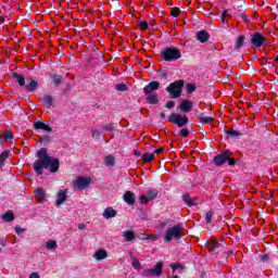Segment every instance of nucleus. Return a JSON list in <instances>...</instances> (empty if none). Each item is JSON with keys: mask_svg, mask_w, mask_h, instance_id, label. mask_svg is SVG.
<instances>
[{"mask_svg": "<svg viewBox=\"0 0 278 278\" xmlns=\"http://www.w3.org/2000/svg\"><path fill=\"white\" fill-rule=\"evenodd\" d=\"M36 157L38 160L33 164L36 175H43L45 168H49L50 173H58L60 170V159L51 157L47 148L38 150Z\"/></svg>", "mask_w": 278, "mask_h": 278, "instance_id": "1", "label": "nucleus"}, {"mask_svg": "<svg viewBox=\"0 0 278 278\" xmlns=\"http://www.w3.org/2000/svg\"><path fill=\"white\" fill-rule=\"evenodd\" d=\"M180 58L181 51L176 47H166L161 51L162 62H177Z\"/></svg>", "mask_w": 278, "mask_h": 278, "instance_id": "2", "label": "nucleus"}, {"mask_svg": "<svg viewBox=\"0 0 278 278\" xmlns=\"http://www.w3.org/2000/svg\"><path fill=\"white\" fill-rule=\"evenodd\" d=\"M184 229V224H177L174 227H170L166 230L165 236L163 238V242H173V240H181L184 238V233L181 230Z\"/></svg>", "mask_w": 278, "mask_h": 278, "instance_id": "3", "label": "nucleus"}, {"mask_svg": "<svg viewBox=\"0 0 278 278\" xmlns=\"http://www.w3.org/2000/svg\"><path fill=\"white\" fill-rule=\"evenodd\" d=\"M186 81L184 79L176 80L168 85L165 89L169 94V99H179L181 97V92H184V85Z\"/></svg>", "mask_w": 278, "mask_h": 278, "instance_id": "4", "label": "nucleus"}, {"mask_svg": "<svg viewBox=\"0 0 278 278\" xmlns=\"http://www.w3.org/2000/svg\"><path fill=\"white\" fill-rule=\"evenodd\" d=\"M167 118L169 123L177 125V127H186L189 123L188 115L181 116L178 113H172Z\"/></svg>", "mask_w": 278, "mask_h": 278, "instance_id": "5", "label": "nucleus"}, {"mask_svg": "<svg viewBox=\"0 0 278 278\" xmlns=\"http://www.w3.org/2000/svg\"><path fill=\"white\" fill-rule=\"evenodd\" d=\"M233 155L231 150H225L223 153L217 154L213 157V164L215 166H223V164H227V160Z\"/></svg>", "mask_w": 278, "mask_h": 278, "instance_id": "6", "label": "nucleus"}, {"mask_svg": "<svg viewBox=\"0 0 278 278\" xmlns=\"http://www.w3.org/2000/svg\"><path fill=\"white\" fill-rule=\"evenodd\" d=\"M250 42L253 45V47H256V49H261L262 45L266 42V37H263L261 33H254Z\"/></svg>", "mask_w": 278, "mask_h": 278, "instance_id": "7", "label": "nucleus"}, {"mask_svg": "<svg viewBox=\"0 0 278 278\" xmlns=\"http://www.w3.org/2000/svg\"><path fill=\"white\" fill-rule=\"evenodd\" d=\"M155 90H160V81H157V80H153V81L149 83L148 85H146L143 88V94H146V96L153 94V92H155Z\"/></svg>", "mask_w": 278, "mask_h": 278, "instance_id": "8", "label": "nucleus"}, {"mask_svg": "<svg viewBox=\"0 0 278 278\" xmlns=\"http://www.w3.org/2000/svg\"><path fill=\"white\" fill-rule=\"evenodd\" d=\"M91 182H92V178L78 177L76 179L75 184H76V188H78V190H86V188H88Z\"/></svg>", "mask_w": 278, "mask_h": 278, "instance_id": "9", "label": "nucleus"}, {"mask_svg": "<svg viewBox=\"0 0 278 278\" xmlns=\"http://www.w3.org/2000/svg\"><path fill=\"white\" fill-rule=\"evenodd\" d=\"M192 108H194V104L191 100H182L180 105L178 106V110H180V112H184L185 114H188V112H192Z\"/></svg>", "mask_w": 278, "mask_h": 278, "instance_id": "10", "label": "nucleus"}, {"mask_svg": "<svg viewBox=\"0 0 278 278\" xmlns=\"http://www.w3.org/2000/svg\"><path fill=\"white\" fill-rule=\"evenodd\" d=\"M123 201H125L127 205H136V193L131 191H125L123 194Z\"/></svg>", "mask_w": 278, "mask_h": 278, "instance_id": "11", "label": "nucleus"}, {"mask_svg": "<svg viewBox=\"0 0 278 278\" xmlns=\"http://www.w3.org/2000/svg\"><path fill=\"white\" fill-rule=\"evenodd\" d=\"M150 270L152 273V277H162L164 274V263L157 262L154 265V268H150Z\"/></svg>", "mask_w": 278, "mask_h": 278, "instance_id": "12", "label": "nucleus"}, {"mask_svg": "<svg viewBox=\"0 0 278 278\" xmlns=\"http://www.w3.org/2000/svg\"><path fill=\"white\" fill-rule=\"evenodd\" d=\"M34 129H42V131H53V128H51V126L40 121L34 123Z\"/></svg>", "mask_w": 278, "mask_h": 278, "instance_id": "13", "label": "nucleus"}, {"mask_svg": "<svg viewBox=\"0 0 278 278\" xmlns=\"http://www.w3.org/2000/svg\"><path fill=\"white\" fill-rule=\"evenodd\" d=\"M197 40H199V42H206L210 40V33H207V30H199L197 33Z\"/></svg>", "mask_w": 278, "mask_h": 278, "instance_id": "14", "label": "nucleus"}, {"mask_svg": "<svg viewBox=\"0 0 278 278\" xmlns=\"http://www.w3.org/2000/svg\"><path fill=\"white\" fill-rule=\"evenodd\" d=\"M66 190H60L58 192V198H56V206L60 207V205H64V201H66Z\"/></svg>", "mask_w": 278, "mask_h": 278, "instance_id": "15", "label": "nucleus"}, {"mask_svg": "<svg viewBox=\"0 0 278 278\" xmlns=\"http://www.w3.org/2000/svg\"><path fill=\"white\" fill-rule=\"evenodd\" d=\"M147 97V102L150 105H157V103H160V98L157 97V93H150Z\"/></svg>", "mask_w": 278, "mask_h": 278, "instance_id": "16", "label": "nucleus"}, {"mask_svg": "<svg viewBox=\"0 0 278 278\" xmlns=\"http://www.w3.org/2000/svg\"><path fill=\"white\" fill-rule=\"evenodd\" d=\"M35 197H36V199L40 202V203H42V201L46 199V197H47V192H45V189H42V188H37L36 190H35Z\"/></svg>", "mask_w": 278, "mask_h": 278, "instance_id": "17", "label": "nucleus"}, {"mask_svg": "<svg viewBox=\"0 0 278 278\" xmlns=\"http://www.w3.org/2000/svg\"><path fill=\"white\" fill-rule=\"evenodd\" d=\"M116 214H118L116 210L108 207L104 210L102 216H104V218H116Z\"/></svg>", "mask_w": 278, "mask_h": 278, "instance_id": "18", "label": "nucleus"}, {"mask_svg": "<svg viewBox=\"0 0 278 278\" xmlns=\"http://www.w3.org/2000/svg\"><path fill=\"white\" fill-rule=\"evenodd\" d=\"M124 238L125 242H132V240H136V232L134 230H125Z\"/></svg>", "mask_w": 278, "mask_h": 278, "instance_id": "19", "label": "nucleus"}, {"mask_svg": "<svg viewBox=\"0 0 278 278\" xmlns=\"http://www.w3.org/2000/svg\"><path fill=\"white\" fill-rule=\"evenodd\" d=\"M25 89L28 90V92H34L35 90H38V81L30 79L29 84L25 86Z\"/></svg>", "mask_w": 278, "mask_h": 278, "instance_id": "20", "label": "nucleus"}, {"mask_svg": "<svg viewBox=\"0 0 278 278\" xmlns=\"http://www.w3.org/2000/svg\"><path fill=\"white\" fill-rule=\"evenodd\" d=\"M50 77H51L54 86H60V84H62V81H64V77L59 74H52V75H50Z\"/></svg>", "mask_w": 278, "mask_h": 278, "instance_id": "21", "label": "nucleus"}, {"mask_svg": "<svg viewBox=\"0 0 278 278\" xmlns=\"http://www.w3.org/2000/svg\"><path fill=\"white\" fill-rule=\"evenodd\" d=\"M244 40H245L244 35H240V36L237 38V41H236V43H235V49H236V51H239V49H242V47H244Z\"/></svg>", "mask_w": 278, "mask_h": 278, "instance_id": "22", "label": "nucleus"}, {"mask_svg": "<svg viewBox=\"0 0 278 278\" xmlns=\"http://www.w3.org/2000/svg\"><path fill=\"white\" fill-rule=\"evenodd\" d=\"M13 79H16L18 86L23 87L25 86V77L18 73L12 74Z\"/></svg>", "mask_w": 278, "mask_h": 278, "instance_id": "23", "label": "nucleus"}, {"mask_svg": "<svg viewBox=\"0 0 278 278\" xmlns=\"http://www.w3.org/2000/svg\"><path fill=\"white\" fill-rule=\"evenodd\" d=\"M105 166H116V159L113 155H106L104 157Z\"/></svg>", "mask_w": 278, "mask_h": 278, "instance_id": "24", "label": "nucleus"}, {"mask_svg": "<svg viewBox=\"0 0 278 278\" xmlns=\"http://www.w3.org/2000/svg\"><path fill=\"white\" fill-rule=\"evenodd\" d=\"M93 257H96V260H99V261L105 260V257H108V251H105V250H98L94 253Z\"/></svg>", "mask_w": 278, "mask_h": 278, "instance_id": "25", "label": "nucleus"}, {"mask_svg": "<svg viewBox=\"0 0 278 278\" xmlns=\"http://www.w3.org/2000/svg\"><path fill=\"white\" fill-rule=\"evenodd\" d=\"M198 118H199L201 125H207V124H210V123H212L214 121L213 117L204 116L203 114H200L198 116Z\"/></svg>", "mask_w": 278, "mask_h": 278, "instance_id": "26", "label": "nucleus"}, {"mask_svg": "<svg viewBox=\"0 0 278 278\" xmlns=\"http://www.w3.org/2000/svg\"><path fill=\"white\" fill-rule=\"evenodd\" d=\"M147 194L148 199L150 201H153V199H157L160 191L157 189H149Z\"/></svg>", "mask_w": 278, "mask_h": 278, "instance_id": "27", "label": "nucleus"}, {"mask_svg": "<svg viewBox=\"0 0 278 278\" xmlns=\"http://www.w3.org/2000/svg\"><path fill=\"white\" fill-rule=\"evenodd\" d=\"M207 248L210 251H216V249H220V242H218L216 240H211L207 243Z\"/></svg>", "mask_w": 278, "mask_h": 278, "instance_id": "28", "label": "nucleus"}, {"mask_svg": "<svg viewBox=\"0 0 278 278\" xmlns=\"http://www.w3.org/2000/svg\"><path fill=\"white\" fill-rule=\"evenodd\" d=\"M182 201H185L186 205H188V207H192L193 205H197L194 203V201H192V199L190 198V194L185 193L182 194Z\"/></svg>", "mask_w": 278, "mask_h": 278, "instance_id": "29", "label": "nucleus"}, {"mask_svg": "<svg viewBox=\"0 0 278 278\" xmlns=\"http://www.w3.org/2000/svg\"><path fill=\"white\" fill-rule=\"evenodd\" d=\"M3 222L4 223H12L14 220V213L12 211H8L3 216Z\"/></svg>", "mask_w": 278, "mask_h": 278, "instance_id": "30", "label": "nucleus"}, {"mask_svg": "<svg viewBox=\"0 0 278 278\" xmlns=\"http://www.w3.org/2000/svg\"><path fill=\"white\" fill-rule=\"evenodd\" d=\"M46 249H48V251H53L58 249V241L49 240L48 242H46Z\"/></svg>", "mask_w": 278, "mask_h": 278, "instance_id": "31", "label": "nucleus"}, {"mask_svg": "<svg viewBox=\"0 0 278 278\" xmlns=\"http://www.w3.org/2000/svg\"><path fill=\"white\" fill-rule=\"evenodd\" d=\"M227 137L228 138H240V136H242V134H240V131L235 130V129H230L228 131H226Z\"/></svg>", "mask_w": 278, "mask_h": 278, "instance_id": "32", "label": "nucleus"}, {"mask_svg": "<svg viewBox=\"0 0 278 278\" xmlns=\"http://www.w3.org/2000/svg\"><path fill=\"white\" fill-rule=\"evenodd\" d=\"M142 160L143 162H153V160H155V154L146 152L142 155Z\"/></svg>", "mask_w": 278, "mask_h": 278, "instance_id": "33", "label": "nucleus"}, {"mask_svg": "<svg viewBox=\"0 0 278 278\" xmlns=\"http://www.w3.org/2000/svg\"><path fill=\"white\" fill-rule=\"evenodd\" d=\"M115 90H116L117 92H127L128 87H127V85L121 83V84H116V85H115Z\"/></svg>", "mask_w": 278, "mask_h": 278, "instance_id": "34", "label": "nucleus"}, {"mask_svg": "<svg viewBox=\"0 0 278 278\" xmlns=\"http://www.w3.org/2000/svg\"><path fill=\"white\" fill-rule=\"evenodd\" d=\"M180 14H181V10H179V8L174 7L170 9V16H173L174 18H179Z\"/></svg>", "mask_w": 278, "mask_h": 278, "instance_id": "35", "label": "nucleus"}, {"mask_svg": "<svg viewBox=\"0 0 278 278\" xmlns=\"http://www.w3.org/2000/svg\"><path fill=\"white\" fill-rule=\"evenodd\" d=\"M42 102L45 103V105H47V108H51V105H53V97L51 96H46L42 99Z\"/></svg>", "mask_w": 278, "mask_h": 278, "instance_id": "36", "label": "nucleus"}, {"mask_svg": "<svg viewBox=\"0 0 278 278\" xmlns=\"http://www.w3.org/2000/svg\"><path fill=\"white\" fill-rule=\"evenodd\" d=\"M2 138L5 141L12 140V138H14V134L12 132V130H5L2 135Z\"/></svg>", "mask_w": 278, "mask_h": 278, "instance_id": "37", "label": "nucleus"}, {"mask_svg": "<svg viewBox=\"0 0 278 278\" xmlns=\"http://www.w3.org/2000/svg\"><path fill=\"white\" fill-rule=\"evenodd\" d=\"M139 201H140L141 205H147V203H149V201H151V200H149V195L141 194V195H139Z\"/></svg>", "mask_w": 278, "mask_h": 278, "instance_id": "38", "label": "nucleus"}, {"mask_svg": "<svg viewBox=\"0 0 278 278\" xmlns=\"http://www.w3.org/2000/svg\"><path fill=\"white\" fill-rule=\"evenodd\" d=\"M214 216V211H208L206 213V216H205V223H207V225H210L212 223V218Z\"/></svg>", "mask_w": 278, "mask_h": 278, "instance_id": "39", "label": "nucleus"}, {"mask_svg": "<svg viewBox=\"0 0 278 278\" xmlns=\"http://www.w3.org/2000/svg\"><path fill=\"white\" fill-rule=\"evenodd\" d=\"M179 134L182 138H188V136H190V130L188 128H181Z\"/></svg>", "mask_w": 278, "mask_h": 278, "instance_id": "40", "label": "nucleus"}, {"mask_svg": "<svg viewBox=\"0 0 278 278\" xmlns=\"http://www.w3.org/2000/svg\"><path fill=\"white\" fill-rule=\"evenodd\" d=\"M186 90H187V92L192 93V92H194V90H197V85L187 84Z\"/></svg>", "mask_w": 278, "mask_h": 278, "instance_id": "41", "label": "nucleus"}, {"mask_svg": "<svg viewBox=\"0 0 278 278\" xmlns=\"http://www.w3.org/2000/svg\"><path fill=\"white\" fill-rule=\"evenodd\" d=\"M141 31H147L149 29V23L147 21H141L139 23Z\"/></svg>", "mask_w": 278, "mask_h": 278, "instance_id": "42", "label": "nucleus"}, {"mask_svg": "<svg viewBox=\"0 0 278 278\" xmlns=\"http://www.w3.org/2000/svg\"><path fill=\"white\" fill-rule=\"evenodd\" d=\"M10 157V151H3L0 154V160H2L3 162H5V160H8Z\"/></svg>", "mask_w": 278, "mask_h": 278, "instance_id": "43", "label": "nucleus"}, {"mask_svg": "<svg viewBox=\"0 0 278 278\" xmlns=\"http://www.w3.org/2000/svg\"><path fill=\"white\" fill-rule=\"evenodd\" d=\"M142 277H144V278H151V277H153V274H152L151 269H144V270L142 271Z\"/></svg>", "mask_w": 278, "mask_h": 278, "instance_id": "44", "label": "nucleus"}, {"mask_svg": "<svg viewBox=\"0 0 278 278\" xmlns=\"http://www.w3.org/2000/svg\"><path fill=\"white\" fill-rule=\"evenodd\" d=\"M53 140V138L49 135H46L41 138V142H45L46 144H49V142H51Z\"/></svg>", "mask_w": 278, "mask_h": 278, "instance_id": "45", "label": "nucleus"}, {"mask_svg": "<svg viewBox=\"0 0 278 278\" xmlns=\"http://www.w3.org/2000/svg\"><path fill=\"white\" fill-rule=\"evenodd\" d=\"M237 16H241L242 21H244V23H249V18H247V14L244 12H237L236 13Z\"/></svg>", "mask_w": 278, "mask_h": 278, "instance_id": "46", "label": "nucleus"}, {"mask_svg": "<svg viewBox=\"0 0 278 278\" xmlns=\"http://www.w3.org/2000/svg\"><path fill=\"white\" fill-rule=\"evenodd\" d=\"M228 166H236V164H238V162L236 161V159L228 156Z\"/></svg>", "mask_w": 278, "mask_h": 278, "instance_id": "47", "label": "nucleus"}, {"mask_svg": "<svg viewBox=\"0 0 278 278\" xmlns=\"http://www.w3.org/2000/svg\"><path fill=\"white\" fill-rule=\"evenodd\" d=\"M165 108L167 110H173V108H175V101H173V100L167 101L166 104H165Z\"/></svg>", "mask_w": 278, "mask_h": 278, "instance_id": "48", "label": "nucleus"}, {"mask_svg": "<svg viewBox=\"0 0 278 278\" xmlns=\"http://www.w3.org/2000/svg\"><path fill=\"white\" fill-rule=\"evenodd\" d=\"M91 136L92 138H101V130H92Z\"/></svg>", "mask_w": 278, "mask_h": 278, "instance_id": "49", "label": "nucleus"}, {"mask_svg": "<svg viewBox=\"0 0 278 278\" xmlns=\"http://www.w3.org/2000/svg\"><path fill=\"white\" fill-rule=\"evenodd\" d=\"M131 266L132 268H140V261L138 260L132 261Z\"/></svg>", "mask_w": 278, "mask_h": 278, "instance_id": "50", "label": "nucleus"}, {"mask_svg": "<svg viewBox=\"0 0 278 278\" xmlns=\"http://www.w3.org/2000/svg\"><path fill=\"white\" fill-rule=\"evenodd\" d=\"M105 131H113L114 130V125L113 124H109L104 127Z\"/></svg>", "mask_w": 278, "mask_h": 278, "instance_id": "51", "label": "nucleus"}, {"mask_svg": "<svg viewBox=\"0 0 278 278\" xmlns=\"http://www.w3.org/2000/svg\"><path fill=\"white\" fill-rule=\"evenodd\" d=\"M268 258H269L268 254H262L261 255L262 262H268Z\"/></svg>", "mask_w": 278, "mask_h": 278, "instance_id": "52", "label": "nucleus"}, {"mask_svg": "<svg viewBox=\"0 0 278 278\" xmlns=\"http://www.w3.org/2000/svg\"><path fill=\"white\" fill-rule=\"evenodd\" d=\"M29 278H40V275H38V273L34 271L30 274Z\"/></svg>", "mask_w": 278, "mask_h": 278, "instance_id": "53", "label": "nucleus"}, {"mask_svg": "<svg viewBox=\"0 0 278 278\" xmlns=\"http://www.w3.org/2000/svg\"><path fill=\"white\" fill-rule=\"evenodd\" d=\"M164 152V148H159L156 150H154V153H156L157 155H160V153Z\"/></svg>", "mask_w": 278, "mask_h": 278, "instance_id": "54", "label": "nucleus"}, {"mask_svg": "<svg viewBox=\"0 0 278 278\" xmlns=\"http://www.w3.org/2000/svg\"><path fill=\"white\" fill-rule=\"evenodd\" d=\"M177 268H181V264H176L172 266V270L175 273Z\"/></svg>", "mask_w": 278, "mask_h": 278, "instance_id": "55", "label": "nucleus"}, {"mask_svg": "<svg viewBox=\"0 0 278 278\" xmlns=\"http://www.w3.org/2000/svg\"><path fill=\"white\" fill-rule=\"evenodd\" d=\"M140 240H149V235L141 233Z\"/></svg>", "mask_w": 278, "mask_h": 278, "instance_id": "56", "label": "nucleus"}, {"mask_svg": "<svg viewBox=\"0 0 278 278\" xmlns=\"http://www.w3.org/2000/svg\"><path fill=\"white\" fill-rule=\"evenodd\" d=\"M15 231H16V233H23V231H25V229H23L21 227H15Z\"/></svg>", "mask_w": 278, "mask_h": 278, "instance_id": "57", "label": "nucleus"}, {"mask_svg": "<svg viewBox=\"0 0 278 278\" xmlns=\"http://www.w3.org/2000/svg\"><path fill=\"white\" fill-rule=\"evenodd\" d=\"M0 244H1V247L3 248V247H5V244H7V242H5V239H0Z\"/></svg>", "mask_w": 278, "mask_h": 278, "instance_id": "58", "label": "nucleus"}, {"mask_svg": "<svg viewBox=\"0 0 278 278\" xmlns=\"http://www.w3.org/2000/svg\"><path fill=\"white\" fill-rule=\"evenodd\" d=\"M148 240H155V235H148Z\"/></svg>", "mask_w": 278, "mask_h": 278, "instance_id": "59", "label": "nucleus"}, {"mask_svg": "<svg viewBox=\"0 0 278 278\" xmlns=\"http://www.w3.org/2000/svg\"><path fill=\"white\" fill-rule=\"evenodd\" d=\"M160 77H162L163 79H166V78L168 77V75H167L166 73H162V74L160 75Z\"/></svg>", "mask_w": 278, "mask_h": 278, "instance_id": "60", "label": "nucleus"}, {"mask_svg": "<svg viewBox=\"0 0 278 278\" xmlns=\"http://www.w3.org/2000/svg\"><path fill=\"white\" fill-rule=\"evenodd\" d=\"M227 10H224L223 13H222V18H225V16H227Z\"/></svg>", "mask_w": 278, "mask_h": 278, "instance_id": "61", "label": "nucleus"}, {"mask_svg": "<svg viewBox=\"0 0 278 278\" xmlns=\"http://www.w3.org/2000/svg\"><path fill=\"white\" fill-rule=\"evenodd\" d=\"M166 225H167V224H166V223H164V222H163V223H161V224H160L161 229H164V227H166Z\"/></svg>", "mask_w": 278, "mask_h": 278, "instance_id": "62", "label": "nucleus"}, {"mask_svg": "<svg viewBox=\"0 0 278 278\" xmlns=\"http://www.w3.org/2000/svg\"><path fill=\"white\" fill-rule=\"evenodd\" d=\"M160 116H161V118H166V113L161 112V113H160Z\"/></svg>", "mask_w": 278, "mask_h": 278, "instance_id": "63", "label": "nucleus"}, {"mask_svg": "<svg viewBox=\"0 0 278 278\" xmlns=\"http://www.w3.org/2000/svg\"><path fill=\"white\" fill-rule=\"evenodd\" d=\"M0 23H1V24L5 23V17L0 16Z\"/></svg>", "mask_w": 278, "mask_h": 278, "instance_id": "64", "label": "nucleus"}]
</instances>
